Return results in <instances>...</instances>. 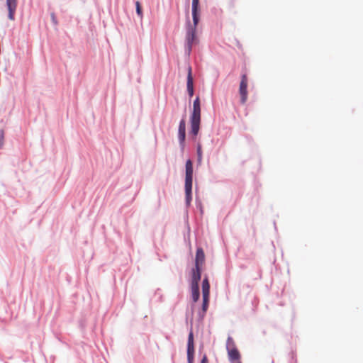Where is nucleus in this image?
<instances>
[{"label": "nucleus", "instance_id": "obj_1", "mask_svg": "<svg viewBox=\"0 0 363 363\" xmlns=\"http://www.w3.org/2000/svg\"><path fill=\"white\" fill-rule=\"evenodd\" d=\"M199 0H192V18L194 26H189L186 35V50L188 54L191 52L193 44L196 41V28L199 21Z\"/></svg>", "mask_w": 363, "mask_h": 363}, {"label": "nucleus", "instance_id": "obj_2", "mask_svg": "<svg viewBox=\"0 0 363 363\" xmlns=\"http://www.w3.org/2000/svg\"><path fill=\"white\" fill-rule=\"evenodd\" d=\"M201 123V105L199 97H196L193 104V111L191 116V133L196 136L199 133Z\"/></svg>", "mask_w": 363, "mask_h": 363}, {"label": "nucleus", "instance_id": "obj_3", "mask_svg": "<svg viewBox=\"0 0 363 363\" xmlns=\"http://www.w3.org/2000/svg\"><path fill=\"white\" fill-rule=\"evenodd\" d=\"M193 180V164L190 160L186 162V175H185V196L187 206L190 205L191 201V190Z\"/></svg>", "mask_w": 363, "mask_h": 363}, {"label": "nucleus", "instance_id": "obj_4", "mask_svg": "<svg viewBox=\"0 0 363 363\" xmlns=\"http://www.w3.org/2000/svg\"><path fill=\"white\" fill-rule=\"evenodd\" d=\"M226 350L230 363H242L241 354L236 346L235 342L230 336L227 338Z\"/></svg>", "mask_w": 363, "mask_h": 363}, {"label": "nucleus", "instance_id": "obj_5", "mask_svg": "<svg viewBox=\"0 0 363 363\" xmlns=\"http://www.w3.org/2000/svg\"><path fill=\"white\" fill-rule=\"evenodd\" d=\"M201 267H196L192 269L191 275V296L194 302H196L200 296L199 282L201 279Z\"/></svg>", "mask_w": 363, "mask_h": 363}, {"label": "nucleus", "instance_id": "obj_6", "mask_svg": "<svg viewBox=\"0 0 363 363\" xmlns=\"http://www.w3.org/2000/svg\"><path fill=\"white\" fill-rule=\"evenodd\" d=\"M247 84H248L247 77L245 74H244L241 77V81H240V87H239V93L240 95V102L242 104H245L247 99Z\"/></svg>", "mask_w": 363, "mask_h": 363}, {"label": "nucleus", "instance_id": "obj_7", "mask_svg": "<svg viewBox=\"0 0 363 363\" xmlns=\"http://www.w3.org/2000/svg\"><path fill=\"white\" fill-rule=\"evenodd\" d=\"M178 137L181 145H183L186 138V123L184 119H182L179 123Z\"/></svg>", "mask_w": 363, "mask_h": 363}, {"label": "nucleus", "instance_id": "obj_8", "mask_svg": "<svg viewBox=\"0 0 363 363\" xmlns=\"http://www.w3.org/2000/svg\"><path fill=\"white\" fill-rule=\"evenodd\" d=\"M187 91L190 97L194 95V82L191 72V67L189 66L188 67V74H187Z\"/></svg>", "mask_w": 363, "mask_h": 363}, {"label": "nucleus", "instance_id": "obj_9", "mask_svg": "<svg viewBox=\"0 0 363 363\" xmlns=\"http://www.w3.org/2000/svg\"><path fill=\"white\" fill-rule=\"evenodd\" d=\"M204 259L205 255L203 250L201 248H198L196 255L195 267L201 268Z\"/></svg>", "mask_w": 363, "mask_h": 363}, {"label": "nucleus", "instance_id": "obj_10", "mask_svg": "<svg viewBox=\"0 0 363 363\" xmlns=\"http://www.w3.org/2000/svg\"><path fill=\"white\" fill-rule=\"evenodd\" d=\"M210 284L208 277H205L202 282V295L203 296H209Z\"/></svg>", "mask_w": 363, "mask_h": 363}, {"label": "nucleus", "instance_id": "obj_11", "mask_svg": "<svg viewBox=\"0 0 363 363\" xmlns=\"http://www.w3.org/2000/svg\"><path fill=\"white\" fill-rule=\"evenodd\" d=\"M187 351L194 352V335L192 331L189 334Z\"/></svg>", "mask_w": 363, "mask_h": 363}, {"label": "nucleus", "instance_id": "obj_12", "mask_svg": "<svg viewBox=\"0 0 363 363\" xmlns=\"http://www.w3.org/2000/svg\"><path fill=\"white\" fill-rule=\"evenodd\" d=\"M208 302H209V296H203V306H202V310L203 312H206L207 311V308L208 307Z\"/></svg>", "mask_w": 363, "mask_h": 363}, {"label": "nucleus", "instance_id": "obj_13", "mask_svg": "<svg viewBox=\"0 0 363 363\" xmlns=\"http://www.w3.org/2000/svg\"><path fill=\"white\" fill-rule=\"evenodd\" d=\"M8 9H9V18L11 21L14 20V14H15L16 8L11 7V8H8Z\"/></svg>", "mask_w": 363, "mask_h": 363}, {"label": "nucleus", "instance_id": "obj_14", "mask_svg": "<svg viewBox=\"0 0 363 363\" xmlns=\"http://www.w3.org/2000/svg\"><path fill=\"white\" fill-rule=\"evenodd\" d=\"M135 6H136V12H137L138 15L142 18V16H143V11H142V8H141L140 3L138 1H136L135 2Z\"/></svg>", "mask_w": 363, "mask_h": 363}, {"label": "nucleus", "instance_id": "obj_15", "mask_svg": "<svg viewBox=\"0 0 363 363\" xmlns=\"http://www.w3.org/2000/svg\"><path fill=\"white\" fill-rule=\"evenodd\" d=\"M194 352L187 351L188 363H193Z\"/></svg>", "mask_w": 363, "mask_h": 363}, {"label": "nucleus", "instance_id": "obj_16", "mask_svg": "<svg viewBox=\"0 0 363 363\" xmlns=\"http://www.w3.org/2000/svg\"><path fill=\"white\" fill-rule=\"evenodd\" d=\"M8 8L16 7L17 6L16 0H6Z\"/></svg>", "mask_w": 363, "mask_h": 363}, {"label": "nucleus", "instance_id": "obj_17", "mask_svg": "<svg viewBox=\"0 0 363 363\" xmlns=\"http://www.w3.org/2000/svg\"><path fill=\"white\" fill-rule=\"evenodd\" d=\"M197 154H198V159L199 160H201V157H202V152H201V148L200 146L198 147L197 148Z\"/></svg>", "mask_w": 363, "mask_h": 363}, {"label": "nucleus", "instance_id": "obj_18", "mask_svg": "<svg viewBox=\"0 0 363 363\" xmlns=\"http://www.w3.org/2000/svg\"><path fill=\"white\" fill-rule=\"evenodd\" d=\"M201 363H208V359H207L206 356H204L203 357V359H201Z\"/></svg>", "mask_w": 363, "mask_h": 363}, {"label": "nucleus", "instance_id": "obj_19", "mask_svg": "<svg viewBox=\"0 0 363 363\" xmlns=\"http://www.w3.org/2000/svg\"><path fill=\"white\" fill-rule=\"evenodd\" d=\"M51 17H52V19L53 22H54L55 24H57V21H56V20H55V14H54V13H52V14H51Z\"/></svg>", "mask_w": 363, "mask_h": 363}]
</instances>
